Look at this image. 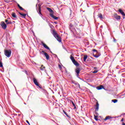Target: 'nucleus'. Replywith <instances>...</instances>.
Segmentation results:
<instances>
[{"mask_svg": "<svg viewBox=\"0 0 125 125\" xmlns=\"http://www.w3.org/2000/svg\"><path fill=\"white\" fill-rule=\"evenodd\" d=\"M53 35L54 36V38L56 39L57 41L58 42H62V39L61 37H59V35L56 32V31L55 30H53Z\"/></svg>", "mask_w": 125, "mask_h": 125, "instance_id": "nucleus-1", "label": "nucleus"}, {"mask_svg": "<svg viewBox=\"0 0 125 125\" xmlns=\"http://www.w3.org/2000/svg\"><path fill=\"white\" fill-rule=\"evenodd\" d=\"M36 10L39 13V14L40 15V16L42 18V4H38V5H36Z\"/></svg>", "mask_w": 125, "mask_h": 125, "instance_id": "nucleus-2", "label": "nucleus"}, {"mask_svg": "<svg viewBox=\"0 0 125 125\" xmlns=\"http://www.w3.org/2000/svg\"><path fill=\"white\" fill-rule=\"evenodd\" d=\"M4 54L6 57H10L11 56V51L10 50H4Z\"/></svg>", "mask_w": 125, "mask_h": 125, "instance_id": "nucleus-3", "label": "nucleus"}, {"mask_svg": "<svg viewBox=\"0 0 125 125\" xmlns=\"http://www.w3.org/2000/svg\"><path fill=\"white\" fill-rule=\"evenodd\" d=\"M0 26H1V27H2V28L3 30H5V29H6V28H7V25H6V24H5L4 21H1Z\"/></svg>", "mask_w": 125, "mask_h": 125, "instance_id": "nucleus-4", "label": "nucleus"}, {"mask_svg": "<svg viewBox=\"0 0 125 125\" xmlns=\"http://www.w3.org/2000/svg\"><path fill=\"white\" fill-rule=\"evenodd\" d=\"M33 82H34V83L35 84V85H37V86H39L40 88H42V87H41V86H40V84H39V83L38 82V81H37V79L36 78H33Z\"/></svg>", "mask_w": 125, "mask_h": 125, "instance_id": "nucleus-5", "label": "nucleus"}, {"mask_svg": "<svg viewBox=\"0 0 125 125\" xmlns=\"http://www.w3.org/2000/svg\"><path fill=\"white\" fill-rule=\"evenodd\" d=\"M75 72L77 73V76L79 77L80 76V72H81V68L78 67L76 69Z\"/></svg>", "mask_w": 125, "mask_h": 125, "instance_id": "nucleus-6", "label": "nucleus"}, {"mask_svg": "<svg viewBox=\"0 0 125 125\" xmlns=\"http://www.w3.org/2000/svg\"><path fill=\"white\" fill-rule=\"evenodd\" d=\"M113 17L116 20H121V16L118 15L117 14H114Z\"/></svg>", "mask_w": 125, "mask_h": 125, "instance_id": "nucleus-7", "label": "nucleus"}, {"mask_svg": "<svg viewBox=\"0 0 125 125\" xmlns=\"http://www.w3.org/2000/svg\"><path fill=\"white\" fill-rule=\"evenodd\" d=\"M42 44L43 47H44V48H46V49H48V50H50V48H49V47L48 46H47L46 44H45V43H44V42H42Z\"/></svg>", "mask_w": 125, "mask_h": 125, "instance_id": "nucleus-8", "label": "nucleus"}, {"mask_svg": "<svg viewBox=\"0 0 125 125\" xmlns=\"http://www.w3.org/2000/svg\"><path fill=\"white\" fill-rule=\"evenodd\" d=\"M50 16L52 17V18H53V19H55V20H58L59 18V17L54 16V14H50Z\"/></svg>", "mask_w": 125, "mask_h": 125, "instance_id": "nucleus-9", "label": "nucleus"}, {"mask_svg": "<svg viewBox=\"0 0 125 125\" xmlns=\"http://www.w3.org/2000/svg\"><path fill=\"white\" fill-rule=\"evenodd\" d=\"M93 55L94 57H95V58H98V57H99L100 56H101V54L99 52H97L96 55H94L93 54Z\"/></svg>", "mask_w": 125, "mask_h": 125, "instance_id": "nucleus-10", "label": "nucleus"}, {"mask_svg": "<svg viewBox=\"0 0 125 125\" xmlns=\"http://www.w3.org/2000/svg\"><path fill=\"white\" fill-rule=\"evenodd\" d=\"M97 89H98V90H100L101 89H103L104 88V86L101 85L99 86H97L96 87Z\"/></svg>", "mask_w": 125, "mask_h": 125, "instance_id": "nucleus-11", "label": "nucleus"}, {"mask_svg": "<svg viewBox=\"0 0 125 125\" xmlns=\"http://www.w3.org/2000/svg\"><path fill=\"white\" fill-rule=\"evenodd\" d=\"M46 8H47V10H48V11L49 12H50V14H54V12H53V10H52V9H51V8H49V7H47Z\"/></svg>", "mask_w": 125, "mask_h": 125, "instance_id": "nucleus-12", "label": "nucleus"}, {"mask_svg": "<svg viewBox=\"0 0 125 125\" xmlns=\"http://www.w3.org/2000/svg\"><path fill=\"white\" fill-rule=\"evenodd\" d=\"M110 119H112V116H106L104 119V121H108V120H110Z\"/></svg>", "mask_w": 125, "mask_h": 125, "instance_id": "nucleus-13", "label": "nucleus"}, {"mask_svg": "<svg viewBox=\"0 0 125 125\" xmlns=\"http://www.w3.org/2000/svg\"><path fill=\"white\" fill-rule=\"evenodd\" d=\"M44 55H45V57H46V59H47V60H49V55H48L47 53H44Z\"/></svg>", "mask_w": 125, "mask_h": 125, "instance_id": "nucleus-14", "label": "nucleus"}, {"mask_svg": "<svg viewBox=\"0 0 125 125\" xmlns=\"http://www.w3.org/2000/svg\"><path fill=\"white\" fill-rule=\"evenodd\" d=\"M119 12H120V13H121V14H122V15L123 16H125V12H124V11H123V10L120 9L119 10Z\"/></svg>", "mask_w": 125, "mask_h": 125, "instance_id": "nucleus-15", "label": "nucleus"}, {"mask_svg": "<svg viewBox=\"0 0 125 125\" xmlns=\"http://www.w3.org/2000/svg\"><path fill=\"white\" fill-rule=\"evenodd\" d=\"M98 110H99V104L97 102L96 105V111H98Z\"/></svg>", "mask_w": 125, "mask_h": 125, "instance_id": "nucleus-16", "label": "nucleus"}, {"mask_svg": "<svg viewBox=\"0 0 125 125\" xmlns=\"http://www.w3.org/2000/svg\"><path fill=\"white\" fill-rule=\"evenodd\" d=\"M73 64H74L76 67H79L80 66V64L76 61L73 62Z\"/></svg>", "mask_w": 125, "mask_h": 125, "instance_id": "nucleus-17", "label": "nucleus"}, {"mask_svg": "<svg viewBox=\"0 0 125 125\" xmlns=\"http://www.w3.org/2000/svg\"><path fill=\"white\" fill-rule=\"evenodd\" d=\"M40 70L41 71H45V67L42 65L41 67H40Z\"/></svg>", "mask_w": 125, "mask_h": 125, "instance_id": "nucleus-18", "label": "nucleus"}, {"mask_svg": "<svg viewBox=\"0 0 125 125\" xmlns=\"http://www.w3.org/2000/svg\"><path fill=\"white\" fill-rule=\"evenodd\" d=\"M20 15H21V16H22V17L23 18H26V16L27 15L26 14H22L20 12L19 13Z\"/></svg>", "mask_w": 125, "mask_h": 125, "instance_id": "nucleus-19", "label": "nucleus"}, {"mask_svg": "<svg viewBox=\"0 0 125 125\" xmlns=\"http://www.w3.org/2000/svg\"><path fill=\"white\" fill-rule=\"evenodd\" d=\"M12 16L13 18H17V16H16V14H15V13H12Z\"/></svg>", "mask_w": 125, "mask_h": 125, "instance_id": "nucleus-20", "label": "nucleus"}, {"mask_svg": "<svg viewBox=\"0 0 125 125\" xmlns=\"http://www.w3.org/2000/svg\"><path fill=\"white\" fill-rule=\"evenodd\" d=\"M18 7H19V8H20V9H21V10H24V8L21 7V6H20L19 4H18Z\"/></svg>", "mask_w": 125, "mask_h": 125, "instance_id": "nucleus-21", "label": "nucleus"}, {"mask_svg": "<svg viewBox=\"0 0 125 125\" xmlns=\"http://www.w3.org/2000/svg\"><path fill=\"white\" fill-rule=\"evenodd\" d=\"M98 16L99 18H100L101 19H103V15H102V14H100Z\"/></svg>", "mask_w": 125, "mask_h": 125, "instance_id": "nucleus-22", "label": "nucleus"}, {"mask_svg": "<svg viewBox=\"0 0 125 125\" xmlns=\"http://www.w3.org/2000/svg\"><path fill=\"white\" fill-rule=\"evenodd\" d=\"M71 103H72L73 107H74V109H77V107L76 106V105L75 104V103H74V102H73V101H71Z\"/></svg>", "mask_w": 125, "mask_h": 125, "instance_id": "nucleus-23", "label": "nucleus"}, {"mask_svg": "<svg viewBox=\"0 0 125 125\" xmlns=\"http://www.w3.org/2000/svg\"><path fill=\"white\" fill-rule=\"evenodd\" d=\"M86 59H87V56L86 55L84 56V58H83L84 62H85V61H86Z\"/></svg>", "mask_w": 125, "mask_h": 125, "instance_id": "nucleus-24", "label": "nucleus"}, {"mask_svg": "<svg viewBox=\"0 0 125 125\" xmlns=\"http://www.w3.org/2000/svg\"><path fill=\"white\" fill-rule=\"evenodd\" d=\"M63 112L64 113V114L66 115V116L68 117V118H70V116H69V115H68V114L67 113V112H66L65 111L63 110Z\"/></svg>", "mask_w": 125, "mask_h": 125, "instance_id": "nucleus-25", "label": "nucleus"}, {"mask_svg": "<svg viewBox=\"0 0 125 125\" xmlns=\"http://www.w3.org/2000/svg\"><path fill=\"white\" fill-rule=\"evenodd\" d=\"M112 102H113V103H117V102H118V100L114 99L112 100Z\"/></svg>", "mask_w": 125, "mask_h": 125, "instance_id": "nucleus-26", "label": "nucleus"}, {"mask_svg": "<svg viewBox=\"0 0 125 125\" xmlns=\"http://www.w3.org/2000/svg\"><path fill=\"white\" fill-rule=\"evenodd\" d=\"M94 119L96 121H98V116L94 115Z\"/></svg>", "mask_w": 125, "mask_h": 125, "instance_id": "nucleus-27", "label": "nucleus"}, {"mask_svg": "<svg viewBox=\"0 0 125 125\" xmlns=\"http://www.w3.org/2000/svg\"><path fill=\"white\" fill-rule=\"evenodd\" d=\"M0 67L1 68L3 67V65H2V62H1V61H0Z\"/></svg>", "mask_w": 125, "mask_h": 125, "instance_id": "nucleus-28", "label": "nucleus"}, {"mask_svg": "<svg viewBox=\"0 0 125 125\" xmlns=\"http://www.w3.org/2000/svg\"><path fill=\"white\" fill-rule=\"evenodd\" d=\"M93 74H96V73H98V70H94L93 72Z\"/></svg>", "mask_w": 125, "mask_h": 125, "instance_id": "nucleus-29", "label": "nucleus"}, {"mask_svg": "<svg viewBox=\"0 0 125 125\" xmlns=\"http://www.w3.org/2000/svg\"><path fill=\"white\" fill-rule=\"evenodd\" d=\"M59 68L60 70H62V66H61V65L59 64Z\"/></svg>", "mask_w": 125, "mask_h": 125, "instance_id": "nucleus-30", "label": "nucleus"}, {"mask_svg": "<svg viewBox=\"0 0 125 125\" xmlns=\"http://www.w3.org/2000/svg\"><path fill=\"white\" fill-rule=\"evenodd\" d=\"M92 51H93V52H97H97H98V51H97V50L95 49H93Z\"/></svg>", "mask_w": 125, "mask_h": 125, "instance_id": "nucleus-31", "label": "nucleus"}, {"mask_svg": "<svg viewBox=\"0 0 125 125\" xmlns=\"http://www.w3.org/2000/svg\"><path fill=\"white\" fill-rule=\"evenodd\" d=\"M6 24L7 25H9V24H12V22L11 21H8Z\"/></svg>", "mask_w": 125, "mask_h": 125, "instance_id": "nucleus-32", "label": "nucleus"}, {"mask_svg": "<svg viewBox=\"0 0 125 125\" xmlns=\"http://www.w3.org/2000/svg\"><path fill=\"white\" fill-rule=\"evenodd\" d=\"M70 59L71 60H73V59H75V58H74V57L72 56H70Z\"/></svg>", "mask_w": 125, "mask_h": 125, "instance_id": "nucleus-33", "label": "nucleus"}, {"mask_svg": "<svg viewBox=\"0 0 125 125\" xmlns=\"http://www.w3.org/2000/svg\"><path fill=\"white\" fill-rule=\"evenodd\" d=\"M113 42H117V40H116V39L113 38Z\"/></svg>", "mask_w": 125, "mask_h": 125, "instance_id": "nucleus-34", "label": "nucleus"}, {"mask_svg": "<svg viewBox=\"0 0 125 125\" xmlns=\"http://www.w3.org/2000/svg\"><path fill=\"white\" fill-rule=\"evenodd\" d=\"M26 122L27 123V124H28V125H30V122H29L28 120H26Z\"/></svg>", "mask_w": 125, "mask_h": 125, "instance_id": "nucleus-35", "label": "nucleus"}, {"mask_svg": "<svg viewBox=\"0 0 125 125\" xmlns=\"http://www.w3.org/2000/svg\"><path fill=\"white\" fill-rule=\"evenodd\" d=\"M71 61H72L73 63H74V62H75L76 61V60H75V59H74L73 60H71Z\"/></svg>", "mask_w": 125, "mask_h": 125, "instance_id": "nucleus-36", "label": "nucleus"}, {"mask_svg": "<svg viewBox=\"0 0 125 125\" xmlns=\"http://www.w3.org/2000/svg\"><path fill=\"white\" fill-rule=\"evenodd\" d=\"M5 22H6V23H8V20H5Z\"/></svg>", "mask_w": 125, "mask_h": 125, "instance_id": "nucleus-37", "label": "nucleus"}, {"mask_svg": "<svg viewBox=\"0 0 125 125\" xmlns=\"http://www.w3.org/2000/svg\"><path fill=\"white\" fill-rule=\"evenodd\" d=\"M25 72L26 75H28V72L27 71V70H25Z\"/></svg>", "mask_w": 125, "mask_h": 125, "instance_id": "nucleus-38", "label": "nucleus"}, {"mask_svg": "<svg viewBox=\"0 0 125 125\" xmlns=\"http://www.w3.org/2000/svg\"><path fill=\"white\" fill-rule=\"evenodd\" d=\"M121 122H122V123H124V118H122L121 120Z\"/></svg>", "mask_w": 125, "mask_h": 125, "instance_id": "nucleus-39", "label": "nucleus"}, {"mask_svg": "<svg viewBox=\"0 0 125 125\" xmlns=\"http://www.w3.org/2000/svg\"><path fill=\"white\" fill-rule=\"evenodd\" d=\"M42 52L44 54V53H46V52H44V51H42Z\"/></svg>", "mask_w": 125, "mask_h": 125, "instance_id": "nucleus-40", "label": "nucleus"}, {"mask_svg": "<svg viewBox=\"0 0 125 125\" xmlns=\"http://www.w3.org/2000/svg\"><path fill=\"white\" fill-rule=\"evenodd\" d=\"M9 1V0H5V1H6V2H8Z\"/></svg>", "mask_w": 125, "mask_h": 125, "instance_id": "nucleus-41", "label": "nucleus"}, {"mask_svg": "<svg viewBox=\"0 0 125 125\" xmlns=\"http://www.w3.org/2000/svg\"><path fill=\"white\" fill-rule=\"evenodd\" d=\"M122 125H125V123L124 122H122Z\"/></svg>", "mask_w": 125, "mask_h": 125, "instance_id": "nucleus-42", "label": "nucleus"}, {"mask_svg": "<svg viewBox=\"0 0 125 125\" xmlns=\"http://www.w3.org/2000/svg\"><path fill=\"white\" fill-rule=\"evenodd\" d=\"M55 24H57V23L56 22H55Z\"/></svg>", "mask_w": 125, "mask_h": 125, "instance_id": "nucleus-43", "label": "nucleus"}, {"mask_svg": "<svg viewBox=\"0 0 125 125\" xmlns=\"http://www.w3.org/2000/svg\"><path fill=\"white\" fill-rule=\"evenodd\" d=\"M50 52H51V53H52V52L51 51Z\"/></svg>", "mask_w": 125, "mask_h": 125, "instance_id": "nucleus-44", "label": "nucleus"}]
</instances>
